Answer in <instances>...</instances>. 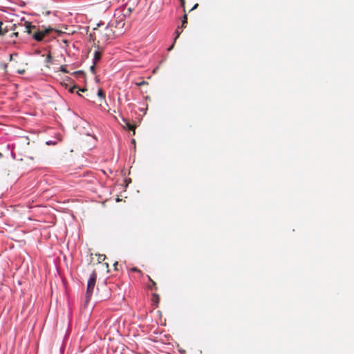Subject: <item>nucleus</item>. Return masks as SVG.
<instances>
[{
	"instance_id": "1",
	"label": "nucleus",
	"mask_w": 354,
	"mask_h": 354,
	"mask_svg": "<svg viewBox=\"0 0 354 354\" xmlns=\"http://www.w3.org/2000/svg\"><path fill=\"white\" fill-rule=\"evenodd\" d=\"M24 26L25 32L31 35L37 41H41L46 37L50 35L53 32H58L57 30L50 26H36L28 21H25Z\"/></svg>"
},
{
	"instance_id": "2",
	"label": "nucleus",
	"mask_w": 354,
	"mask_h": 354,
	"mask_svg": "<svg viewBox=\"0 0 354 354\" xmlns=\"http://www.w3.org/2000/svg\"><path fill=\"white\" fill-rule=\"evenodd\" d=\"M113 23H112L111 24H109L108 26L104 27L103 30L99 28L94 29L95 37H96V35H97L99 38L98 42H100V41L102 42H106V41L116 35V31L113 30Z\"/></svg>"
},
{
	"instance_id": "3",
	"label": "nucleus",
	"mask_w": 354,
	"mask_h": 354,
	"mask_svg": "<svg viewBox=\"0 0 354 354\" xmlns=\"http://www.w3.org/2000/svg\"><path fill=\"white\" fill-rule=\"evenodd\" d=\"M96 279H97V274L95 272H93L88 280L87 288H86V302H88L90 300V299L93 295V290H94L95 283H96Z\"/></svg>"
},
{
	"instance_id": "4",
	"label": "nucleus",
	"mask_w": 354,
	"mask_h": 354,
	"mask_svg": "<svg viewBox=\"0 0 354 354\" xmlns=\"http://www.w3.org/2000/svg\"><path fill=\"white\" fill-rule=\"evenodd\" d=\"M124 16H119L116 18L115 21V25L113 24L115 31L116 35H121L123 32V28L124 26Z\"/></svg>"
},
{
	"instance_id": "5",
	"label": "nucleus",
	"mask_w": 354,
	"mask_h": 354,
	"mask_svg": "<svg viewBox=\"0 0 354 354\" xmlns=\"http://www.w3.org/2000/svg\"><path fill=\"white\" fill-rule=\"evenodd\" d=\"M3 23L0 21V35L4 36L6 35L9 30H15L17 26L16 24H13L10 28H8L7 26L5 28L2 27Z\"/></svg>"
},
{
	"instance_id": "6",
	"label": "nucleus",
	"mask_w": 354,
	"mask_h": 354,
	"mask_svg": "<svg viewBox=\"0 0 354 354\" xmlns=\"http://www.w3.org/2000/svg\"><path fill=\"white\" fill-rule=\"evenodd\" d=\"M102 57V53L101 51L100 50H96L95 53H94V57H93V62H94V64H96L97 62L100 60Z\"/></svg>"
},
{
	"instance_id": "7",
	"label": "nucleus",
	"mask_w": 354,
	"mask_h": 354,
	"mask_svg": "<svg viewBox=\"0 0 354 354\" xmlns=\"http://www.w3.org/2000/svg\"><path fill=\"white\" fill-rule=\"evenodd\" d=\"M124 122L127 128L130 131H133V134H135L136 125L131 124L127 120H124Z\"/></svg>"
},
{
	"instance_id": "8",
	"label": "nucleus",
	"mask_w": 354,
	"mask_h": 354,
	"mask_svg": "<svg viewBox=\"0 0 354 354\" xmlns=\"http://www.w3.org/2000/svg\"><path fill=\"white\" fill-rule=\"evenodd\" d=\"M149 281L151 283V285L149 286L150 290H157L156 283L150 277V276H147Z\"/></svg>"
},
{
	"instance_id": "9",
	"label": "nucleus",
	"mask_w": 354,
	"mask_h": 354,
	"mask_svg": "<svg viewBox=\"0 0 354 354\" xmlns=\"http://www.w3.org/2000/svg\"><path fill=\"white\" fill-rule=\"evenodd\" d=\"M106 255L105 254H97V262L102 263L106 259Z\"/></svg>"
},
{
	"instance_id": "10",
	"label": "nucleus",
	"mask_w": 354,
	"mask_h": 354,
	"mask_svg": "<svg viewBox=\"0 0 354 354\" xmlns=\"http://www.w3.org/2000/svg\"><path fill=\"white\" fill-rule=\"evenodd\" d=\"M187 23V15L185 12L184 16L182 19V27H185V24Z\"/></svg>"
},
{
	"instance_id": "11",
	"label": "nucleus",
	"mask_w": 354,
	"mask_h": 354,
	"mask_svg": "<svg viewBox=\"0 0 354 354\" xmlns=\"http://www.w3.org/2000/svg\"><path fill=\"white\" fill-rule=\"evenodd\" d=\"M135 84L138 86H145V85H148L149 84V83L147 81H145V80H142L140 82H136Z\"/></svg>"
},
{
	"instance_id": "12",
	"label": "nucleus",
	"mask_w": 354,
	"mask_h": 354,
	"mask_svg": "<svg viewBox=\"0 0 354 354\" xmlns=\"http://www.w3.org/2000/svg\"><path fill=\"white\" fill-rule=\"evenodd\" d=\"M97 95L102 98V99H104L105 98V93L104 92V91L102 89V88H100L98 90V92H97Z\"/></svg>"
},
{
	"instance_id": "13",
	"label": "nucleus",
	"mask_w": 354,
	"mask_h": 354,
	"mask_svg": "<svg viewBox=\"0 0 354 354\" xmlns=\"http://www.w3.org/2000/svg\"><path fill=\"white\" fill-rule=\"evenodd\" d=\"M52 59H53V57H52L50 53H48L46 58V62L50 63L52 62Z\"/></svg>"
},
{
	"instance_id": "14",
	"label": "nucleus",
	"mask_w": 354,
	"mask_h": 354,
	"mask_svg": "<svg viewBox=\"0 0 354 354\" xmlns=\"http://www.w3.org/2000/svg\"><path fill=\"white\" fill-rule=\"evenodd\" d=\"M179 29H180V28H179V27H178V28H177V29L176 30V37H175L174 42L176 41V39L180 36V33H181V32H180V31H179Z\"/></svg>"
},
{
	"instance_id": "15",
	"label": "nucleus",
	"mask_w": 354,
	"mask_h": 354,
	"mask_svg": "<svg viewBox=\"0 0 354 354\" xmlns=\"http://www.w3.org/2000/svg\"><path fill=\"white\" fill-rule=\"evenodd\" d=\"M19 37V32H12L10 35V37L12 39L13 37Z\"/></svg>"
},
{
	"instance_id": "16",
	"label": "nucleus",
	"mask_w": 354,
	"mask_h": 354,
	"mask_svg": "<svg viewBox=\"0 0 354 354\" xmlns=\"http://www.w3.org/2000/svg\"><path fill=\"white\" fill-rule=\"evenodd\" d=\"M77 88H78V87L77 86H73L71 87L68 91L71 93H74Z\"/></svg>"
},
{
	"instance_id": "17",
	"label": "nucleus",
	"mask_w": 354,
	"mask_h": 354,
	"mask_svg": "<svg viewBox=\"0 0 354 354\" xmlns=\"http://www.w3.org/2000/svg\"><path fill=\"white\" fill-rule=\"evenodd\" d=\"M60 71H61L62 72L65 73H68V71H67V70H66V66H61V67H60Z\"/></svg>"
},
{
	"instance_id": "18",
	"label": "nucleus",
	"mask_w": 354,
	"mask_h": 354,
	"mask_svg": "<svg viewBox=\"0 0 354 354\" xmlns=\"http://www.w3.org/2000/svg\"><path fill=\"white\" fill-rule=\"evenodd\" d=\"M181 6L183 7V11L185 12V0H181L180 1Z\"/></svg>"
},
{
	"instance_id": "19",
	"label": "nucleus",
	"mask_w": 354,
	"mask_h": 354,
	"mask_svg": "<svg viewBox=\"0 0 354 354\" xmlns=\"http://www.w3.org/2000/svg\"><path fill=\"white\" fill-rule=\"evenodd\" d=\"M95 64H94L90 68V69L93 73H95Z\"/></svg>"
},
{
	"instance_id": "20",
	"label": "nucleus",
	"mask_w": 354,
	"mask_h": 354,
	"mask_svg": "<svg viewBox=\"0 0 354 354\" xmlns=\"http://www.w3.org/2000/svg\"><path fill=\"white\" fill-rule=\"evenodd\" d=\"M131 270H132L133 272H139V273H140V272H141V271H140L139 269H138L137 268H133L131 269Z\"/></svg>"
},
{
	"instance_id": "21",
	"label": "nucleus",
	"mask_w": 354,
	"mask_h": 354,
	"mask_svg": "<svg viewBox=\"0 0 354 354\" xmlns=\"http://www.w3.org/2000/svg\"><path fill=\"white\" fill-rule=\"evenodd\" d=\"M198 4L196 3L189 11L196 9L198 8Z\"/></svg>"
},
{
	"instance_id": "22",
	"label": "nucleus",
	"mask_w": 354,
	"mask_h": 354,
	"mask_svg": "<svg viewBox=\"0 0 354 354\" xmlns=\"http://www.w3.org/2000/svg\"><path fill=\"white\" fill-rule=\"evenodd\" d=\"M86 91V88H79V89H78V91H77V92H78V91L84 92V91ZM78 93V95H80V94L79 93Z\"/></svg>"
},
{
	"instance_id": "23",
	"label": "nucleus",
	"mask_w": 354,
	"mask_h": 354,
	"mask_svg": "<svg viewBox=\"0 0 354 354\" xmlns=\"http://www.w3.org/2000/svg\"><path fill=\"white\" fill-rule=\"evenodd\" d=\"M153 297H156L157 299H158V298H159L158 295H156V294H153Z\"/></svg>"
},
{
	"instance_id": "24",
	"label": "nucleus",
	"mask_w": 354,
	"mask_h": 354,
	"mask_svg": "<svg viewBox=\"0 0 354 354\" xmlns=\"http://www.w3.org/2000/svg\"><path fill=\"white\" fill-rule=\"evenodd\" d=\"M173 46H174V44L170 48H169L168 50H170L173 48Z\"/></svg>"
},
{
	"instance_id": "25",
	"label": "nucleus",
	"mask_w": 354,
	"mask_h": 354,
	"mask_svg": "<svg viewBox=\"0 0 354 354\" xmlns=\"http://www.w3.org/2000/svg\"><path fill=\"white\" fill-rule=\"evenodd\" d=\"M81 71H77V72H75V73H80Z\"/></svg>"
}]
</instances>
